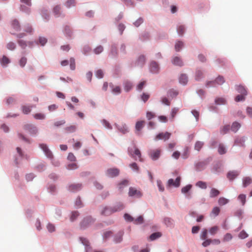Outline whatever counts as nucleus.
Here are the masks:
<instances>
[{
  "label": "nucleus",
  "mask_w": 252,
  "mask_h": 252,
  "mask_svg": "<svg viewBox=\"0 0 252 252\" xmlns=\"http://www.w3.org/2000/svg\"><path fill=\"white\" fill-rule=\"evenodd\" d=\"M124 208V205L121 203H119L114 207L105 206L102 209L100 214L102 215L108 216L117 211H121Z\"/></svg>",
  "instance_id": "nucleus-1"
},
{
  "label": "nucleus",
  "mask_w": 252,
  "mask_h": 252,
  "mask_svg": "<svg viewBox=\"0 0 252 252\" xmlns=\"http://www.w3.org/2000/svg\"><path fill=\"white\" fill-rule=\"evenodd\" d=\"M217 85L215 80L208 81L206 84V86L207 87H216Z\"/></svg>",
  "instance_id": "nucleus-54"
},
{
  "label": "nucleus",
  "mask_w": 252,
  "mask_h": 252,
  "mask_svg": "<svg viewBox=\"0 0 252 252\" xmlns=\"http://www.w3.org/2000/svg\"><path fill=\"white\" fill-rule=\"evenodd\" d=\"M228 202V199L223 197H220L218 200L219 205L221 206L226 204Z\"/></svg>",
  "instance_id": "nucleus-36"
},
{
  "label": "nucleus",
  "mask_w": 252,
  "mask_h": 252,
  "mask_svg": "<svg viewBox=\"0 0 252 252\" xmlns=\"http://www.w3.org/2000/svg\"><path fill=\"white\" fill-rule=\"evenodd\" d=\"M80 240L82 243L86 247V252H88L89 249L90 248L89 241L86 238L83 237H80Z\"/></svg>",
  "instance_id": "nucleus-21"
},
{
  "label": "nucleus",
  "mask_w": 252,
  "mask_h": 252,
  "mask_svg": "<svg viewBox=\"0 0 252 252\" xmlns=\"http://www.w3.org/2000/svg\"><path fill=\"white\" fill-rule=\"evenodd\" d=\"M188 77L186 74H181L179 78V82L183 84L186 85L188 82Z\"/></svg>",
  "instance_id": "nucleus-23"
},
{
  "label": "nucleus",
  "mask_w": 252,
  "mask_h": 252,
  "mask_svg": "<svg viewBox=\"0 0 252 252\" xmlns=\"http://www.w3.org/2000/svg\"><path fill=\"white\" fill-rule=\"evenodd\" d=\"M145 122L144 121H138L136 123L135 128H136V134L139 135H140V130L143 127L144 125Z\"/></svg>",
  "instance_id": "nucleus-11"
},
{
  "label": "nucleus",
  "mask_w": 252,
  "mask_h": 252,
  "mask_svg": "<svg viewBox=\"0 0 252 252\" xmlns=\"http://www.w3.org/2000/svg\"><path fill=\"white\" fill-rule=\"evenodd\" d=\"M177 32L180 35H182L184 33L185 29L183 26H179L177 28Z\"/></svg>",
  "instance_id": "nucleus-51"
},
{
  "label": "nucleus",
  "mask_w": 252,
  "mask_h": 252,
  "mask_svg": "<svg viewBox=\"0 0 252 252\" xmlns=\"http://www.w3.org/2000/svg\"><path fill=\"white\" fill-rule=\"evenodd\" d=\"M196 186L202 189H206L207 187L206 183L201 181L197 182Z\"/></svg>",
  "instance_id": "nucleus-37"
},
{
  "label": "nucleus",
  "mask_w": 252,
  "mask_h": 252,
  "mask_svg": "<svg viewBox=\"0 0 252 252\" xmlns=\"http://www.w3.org/2000/svg\"><path fill=\"white\" fill-rule=\"evenodd\" d=\"M191 186L190 185H187L182 189V192L186 193L188 192L191 189Z\"/></svg>",
  "instance_id": "nucleus-61"
},
{
  "label": "nucleus",
  "mask_w": 252,
  "mask_h": 252,
  "mask_svg": "<svg viewBox=\"0 0 252 252\" xmlns=\"http://www.w3.org/2000/svg\"><path fill=\"white\" fill-rule=\"evenodd\" d=\"M161 234L160 232H155L152 234L150 236V239L151 240H155L156 239L159 238L161 237Z\"/></svg>",
  "instance_id": "nucleus-39"
},
{
  "label": "nucleus",
  "mask_w": 252,
  "mask_h": 252,
  "mask_svg": "<svg viewBox=\"0 0 252 252\" xmlns=\"http://www.w3.org/2000/svg\"><path fill=\"white\" fill-rule=\"evenodd\" d=\"M128 184V181L127 180H124L118 185V187L119 189L122 190L124 187L127 186Z\"/></svg>",
  "instance_id": "nucleus-31"
},
{
  "label": "nucleus",
  "mask_w": 252,
  "mask_h": 252,
  "mask_svg": "<svg viewBox=\"0 0 252 252\" xmlns=\"http://www.w3.org/2000/svg\"><path fill=\"white\" fill-rule=\"evenodd\" d=\"M70 62V67L72 70L75 69V61L73 58H71L69 60Z\"/></svg>",
  "instance_id": "nucleus-49"
},
{
  "label": "nucleus",
  "mask_w": 252,
  "mask_h": 252,
  "mask_svg": "<svg viewBox=\"0 0 252 252\" xmlns=\"http://www.w3.org/2000/svg\"><path fill=\"white\" fill-rule=\"evenodd\" d=\"M11 26L12 28L15 32H18L21 29V26L19 22L16 19L13 20L11 21Z\"/></svg>",
  "instance_id": "nucleus-10"
},
{
  "label": "nucleus",
  "mask_w": 252,
  "mask_h": 252,
  "mask_svg": "<svg viewBox=\"0 0 252 252\" xmlns=\"http://www.w3.org/2000/svg\"><path fill=\"white\" fill-rule=\"evenodd\" d=\"M240 127H241L240 124L237 122H235L232 124V125L231 126V129L233 132H236L238 130V129L240 128Z\"/></svg>",
  "instance_id": "nucleus-24"
},
{
  "label": "nucleus",
  "mask_w": 252,
  "mask_h": 252,
  "mask_svg": "<svg viewBox=\"0 0 252 252\" xmlns=\"http://www.w3.org/2000/svg\"><path fill=\"white\" fill-rule=\"evenodd\" d=\"M232 238V236L230 233H226L223 238V241L227 242L231 240Z\"/></svg>",
  "instance_id": "nucleus-55"
},
{
  "label": "nucleus",
  "mask_w": 252,
  "mask_h": 252,
  "mask_svg": "<svg viewBox=\"0 0 252 252\" xmlns=\"http://www.w3.org/2000/svg\"><path fill=\"white\" fill-rule=\"evenodd\" d=\"M27 62V59L25 57H23L19 60V63L21 67H23L25 66Z\"/></svg>",
  "instance_id": "nucleus-46"
},
{
  "label": "nucleus",
  "mask_w": 252,
  "mask_h": 252,
  "mask_svg": "<svg viewBox=\"0 0 252 252\" xmlns=\"http://www.w3.org/2000/svg\"><path fill=\"white\" fill-rule=\"evenodd\" d=\"M128 153L130 156L136 160L138 159L139 161H142L141 152L135 145H134L133 148H128Z\"/></svg>",
  "instance_id": "nucleus-2"
},
{
  "label": "nucleus",
  "mask_w": 252,
  "mask_h": 252,
  "mask_svg": "<svg viewBox=\"0 0 252 252\" xmlns=\"http://www.w3.org/2000/svg\"><path fill=\"white\" fill-rule=\"evenodd\" d=\"M150 70L153 73H157L159 70L158 64L156 62H152L150 64Z\"/></svg>",
  "instance_id": "nucleus-14"
},
{
  "label": "nucleus",
  "mask_w": 252,
  "mask_h": 252,
  "mask_svg": "<svg viewBox=\"0 0 252 252\" xmlns=\"http://www.w3.org/2000/svg\"><path fill=\"white\" fill-rule=\"evenodd\" d=\"M125 90L128 92L132 88V84L128 81H125L124 84Z\"/></svg>",
  "instance_id": "nucleus-28"
},
{
  "label": "nucleus",
  "mask_w": 252,
  "mask_h": 252,
  "mask_svg": "<svg viewBox=\"0 0 252 252\" xmlns=\"http://www.w3.org/2000/svg\"><path fill=\"white\" fill-rule=\"evenodd\" d=\"M125 219L127 221H132L134 220V219L129 214H125L124 215Z\"/></svg>",
  "instance_id": "nucleus-64"
},
{
  "label": "nucleus",
  "mask_w": 252,
  "mask_h": 252,
  "mask_svg": "<svg viewBox=\"0 0 252 252\" xmlns=\"http://www.w3.org/2000/svg\"><path fill=\"white\" fill-rule=\"evenodd\" d=\"M134 223L136 224H141L143 222V218L142 216H139L136 219L134 220Z\"/></svg>",
  "instance_id": "nucleus-50"
},
{
  "label": "nucleus",
  "mask_w": 252,
  "mask_h": 252,
  "mask_svg": "<svg viewBox=\"0 0 252 252\" xmlns=\"http://www.w3.org/2000/svg\"><path fill=\"white\" fill-rule=\"evenodd\" d=\"M24 128L25 130L28 131L30 133V134L32 135H35L38 131L36 127L31 124H27L25 125Z\"/></svg>",
  "instance_id": "nucleus-8"
},
{
  "label": "nucleus",
  "mask_w": 252,
  "mask_h": 252,
  "mask_svg": "<svg viewBox=\"0 0 252 252\" xmlns=\"http://www.w3.org/2000/svg\"><path fill=\"white\" fill-rule=\"evenodd\" d=\"M217 104H224L225 103V100L223 98H218L215 100Z\"/></svg>",
  "instance_id": "nucleus-58"
},
{
  "label": "nucleus",
  "mask_w": 252,
  "mask_h": 252,
  "mask_svg": "<svg viewBox=\"0 0 252 252\" xmlns=\"http://www.w3.org/2000/svg\"><path fill=\"white\" fill-rule=\"evenodd\" d=\"M40 148L43 150L45 155L50 158H53V154L51 151L49 149L47 145L45 144H39Z\"/></svg>",
  "instance_id": "nucleus-6"
},
{
  "label": "nucleus",
  "mask_w": 252,
  "mask_h": 252,
  "mask_svg": "<svg viewBox=\"0 0 252 252\" xmlns=\"http://www.w3.org/2000/svg\"><path fill=\"white\" fill-rule=\"evenodd\" d=\"M217 85H220L222 84L224 82V79L222 76H219L215 80Z\"/></svg>",
  "instance_id": "nucleus-40"
},
{
  "label": "nucleus",
  "mask_w": 252,
  "mask_h": 252,
  "mask_svg": "<svg viewBox=\"0 0 252 252\" xmlns=\"http://www.w3.org/2000/svg\"><path fill=\"white\" fill-rule=\"evenodd\" d=\"M204 240V241L202 243V245L204 247L208 246L212 243V239H206V240Z\"/></svg>",
  "instance_id": "nucleus-60"
},
{
  "label": "nucleus",
  "mask_w": 252,
  "mask_h": 252,
  "mask_svg": "<svg viewBox=\"0 0 252 252\" xmlns=\"http://www.w3.org/2000/svg\"><path fill=\"white\" fill-rule=\"evenodd\" d=\"M120 171L117 168H109L106 171V175L111 178H113L118 176L119 174Z\"/></svg>",
  "instance_id": "nucleus-7"
},
{
  "label": "nucleus",
  "mask_w": 252,
  "mask_h": 252,
  "mask_svg": "<svg viewBox=\"0 0 252 252\" xmlns=\"http://www.w3.org/2000/svg\"><path fill=\"white\" fill-rule=\"evenodd\" d=\"M145 62V57L143 55H141L139 57L137 63L138 65L142 66Z\"/></svg>",
  "instance_id": "nucleus-30"
},
{
  "label": "nucleus",
  "mask_w": 252,
  "mask_h": 252,
  "mask_svg": "<svg viewBox=\"0 0 252 252\" xmlns=\"http://www.w3.org/2000/svg\"><path fill=\"white\" fill-rule=\"evenodd\" d=\"M33 117L36 120H43L45 118V115L42 113H36L33 115Z\"/></svg>",
  "instance_id": "nucleus-45"
},
{
  "label": "nucleus",
  "mask_w": 252,
  "mask_h": 252,
  "mask_svg": "<svg viewBox=\"0 0 252 252\" xmlns=\"http://www.w3.org/2000/svg\"><path fill=\"white\" fill-rule=\"evenodd\" d=\"M229 129L230 126L225 125L221 128L220 132L222 134H225L229 130Z\"/></svg>",
  "instance_id": "nucleus-41"
},
{
  "label": "nucleus",
  "mask_w": 252,
  "mask_h": 252,
  "mask_svg": "<svg viewBox=\"0 0 252 252\" xmlns=\"http://www.w3.org/2000/svg\"><path fill=\"white\" fill-rule=\"evenodd\" d=\"M161 152V150L159 149L152 150L149 153V156L153 160H156L159 158Z\"/></svg>",
  "instance_id": "nucleus-3"
},
{
  "label": "nucleus",
  "mask_w": 252,
  "mask_h": 252,
  "mask_svg": "<svg viewBox=\"0 0 252 252\" xmlns=\"http://www.w3.org/2000/svg\"><path fill=\"white\" fill-rule=\"evenodd\" d=\"M123 235V232H120L118 233L114 238V241L116 243H119L122 240V237Z\"/></svg>",
  "instance_id": "nucleus-34"
},
{
  "label": "nucleus",
  "mask_w": 252,
  "mask_h": 252,
  "mask_svg": "<svg viewBox=\"0 0 252 252\" xmlns=\"http://www.w3.org/2000/svg\"><path fill=\"white\" fill-rule=\"evenodd\" d=\"M32 107H35V106H23L22 107L23 113L25 114L29 113L31 111Z\"/></svg>",
  "instance_id": "nucleus-27"
},
{
  "label": "nucleus",
  "mask_w": 252,
  "mask_h": 252,
  "mask_svg": "<svg viewBox=\"0 0 252 252\" xmlns=\"http://www.w3.org/2000/svg\"><path fill=\"white\" fill-rule=\"evenodd\" d=\"M245 96L246 95H243L241 94L237 95L235 98V100L236 102L243 101L245 99Z\"/></svg>",
  "instance_id": "nucleus-52"
},
{
  "label": "nucleus",
  "mask_w": 252,
  "mask_h": 252,
  "mask_svg": "<svg viewBox=\"0 0 252 252\" xmlns=\"http://www.w3.org/2000/svg\"><path fill=\"white\" fill-rule=\"evenodd\" d=\"M219 230V227L218 226H214L210 228L209 231L210 233L212 235H215Z\"/></svg>",
  "instance_id": "nucleus-35"
},
{
  "label": "nucleus",
  "mask_w": 252,
  "mask_h": 252,
  "mask_svg": "<svg viewBox=\"0 0 252 252\" xmlns=\"http://www.w3.org/2000/svg\"><path fill=\"white\" fill-rule=\"evenodd\" d=\"M208 230L206 228L203 229L201 234L200 238L202 240H206L207 238Z\"/></svg>",
  "instance_id": "nucleus-38"
},
{
  "label": "nucleus",
  "mask_w": 252,
  "mask_h": 252,
  "mask_svg": "<svg viewBox=\"0 0 252 252\" xmlns=\"http://www.w3.org/2000/svg\"><path fill=\"white\" fill-rule=\"evenodd\" d=\"M220 212V209L218 207H215L213 208L212 210L211 215H213L214 217L218 216Z\"/></svg>",
  "instance_id": "nucleus-43"
},
{
  "label": "nucleus",
  "mask_w": 252,
  "mask_h": 252,
  "mask_svg": "<svg viewBox=\"0 0 252 252\" xmlns=\"http://www.w3.org/2000/svg\"><path fill=\"white\" fill-rule=\"evenodd\" d=\"M171 133L168 132H161L156 135L155 138V140L158 141L159 140H163L166 141L170 137Z\"/></svg>",
  "instance_id": "nucleus-4"
},
{
  "label": "nucleus",
  "mask_w": 252,
  "mask_h": 252,
  "mask_svg": "<svg viewBox=\"0 0 252 252\" xmlns=\"http://www.w3.org/2000/svg\"><path fill=\"white\" fill-rule=\"evenodd\" d=\"M94 220L91 217H87L84 219V220L81 222V227L82 228H85L88 225H89V224L91 223Z\"/></svg>",
  "instance_id": "nucleus-12"
},
{
  "label": "nucleus",
  "mask_w": 252,
  "mask_h": 252,
  "mask_svg": "<svg viewBox=\"0 0 252 252\" xmlns=\"http://www.w3.org/2000/svg\"><path fill=\"white\" fill-rule=\"evenodd\" d=\"M206 164L204 162H200L196 164V168L198 170H201L204 169L205 167Z\"/></svg>",
  "instance_id": "nucleus-47"
},
{
  "label": "nucleus",
  "mask_w": 252,
  "mask_h": 252,
  "mask_svg": "<svg viewBox=\"0 0 252 252\" xmlns=\"http://www.w3.org/2000/svg\"><path fill=\"white\" fill-rule=\"evenodd\" d=\"M220 191L215 188H212L210 192V197L211 198L215 197L220 194Z\"/></svg>",
  "instance_id": "nucleus-20"
},
{
  "label": "nucleus",
  "mask_w": 252,
  "mask_h": 252,
  "mask_svg": "<svg viewBox=\"0 0 252 252\" xmlns=\"http://www.w3.org/2000/svg\"><path fill=\"white\" fill-rule=\"evenodd\" d=\"M239 175V172L236 171H230L227 173V177L230 180H232Z\"/></svg>",
  "instance_id": "nucleus-19"
},
{
  "label": "nucleus",
  "mask_w": 252,
  "mask_h": 252,
  "mask_svg": "<svg viewBox=\"0 0 252 252\" xmlns=\"http://www.w3.org/2000/svg\"><path fill=\"white\" fill-rule=\"evenodd\" d=\"M79 216V213L77 211H74L72 212L71 216L70 217V220L71 221H74L76 218Z\"/></svg>",
  "instance_id": "nucleus-62"
},
{
  "label": "nucleus",
  "mask_w": 252,
  "mask_h": 252,
  "mask_svg": "<svg viewBox=\"0 0 252 252\" xmlns=\"http://www.w3.org/2000/svg\"><path fill=\"white\" fill-rule=\"evenodd\" d=\"M172 63L174 65H179L180 66H182L183 64L182 61L180 58L177 57H175L173 58L172 60Z\"/></svg>",
  "instance_id": "nucleus-25"
},
{
  "label": "nucleus",
  "mask_w": 252,
  "mask_h": 252,
  "mask_svg": "<svg viewBox=\"0 0 252 252\" xmlns=\"http://www.w3.org/2000/svg\"><path fill=\"white\" fill-rule=\"evenodd\" d=\"M180 177H178L175 181H174L173 179H170L168 181V185L169 186H174L175 187H178L180 185Z\"/></svg>",
  "instance_id": "nucleus-9"
},
{
  "label": "nucleus",
  "mask_w": 252,
  "mask_h": 252,
  "mask_svg": "<svg viewBox=\"0 0 252 252\" xmlns=\"http://www.w3.org/2000/svg\"><path fill=\"white\" fill-rule=\"evenodd\" d=\"M218 152L220 155H223L226 153V149L224 145L222 144H220L218 147Z\"/></svg>",
  "instance_id": "nucleus-26"
},
{
  "label": "nucleus",
  "mask_w": 252,
  "mask_h": 252,
  "mask_svg": "<svg viewBox=\"0 0 252 252\" xmlns=\"http://www.w3.org/2000/svg\"><path fill=\"white\" fill-rule=\"evenodd\" d=\"M0 63L2 65H6L9 63V60L6 56H3L0 61Z\"/></svg>",
  "instance_id": "nucleus-48"
},
{
  "label": "nucleus",
  "mask_w": 252,
  "mask_h": 252,
  "mask_svg": "<svg viewBox=\"0 0 252 252\" xmlns=\"http://www.w3.org/2000/svg\"><path fill=\"white\" fill-rule=\"evenodd\" d=\"M238 200L241 202L242 205L244 206L245 204L246 201V195L244 194H240L238 196Z\"/></svg>",
  "instance_id": "nucleus-32"
},
{
  "label": "nucleus",
  "mask_w": 252,
  "mask_h": 252,
  "mask_svg": "<svg viewBox=\"0 0 252 252\" xmlns=\"http://www.w3.org/2000/svg\"><path fill=\"white\" fill-rule=\"evenodd\" d=\"M183 46L184 43L183 42L180 41H178L177 42H176L175 46L176 51L177 52L181 50V49L183 47Z\"/></svg>",
  "instance_id": "nucleus-42"
},
{
  "label": "nucleus",
  "mask_w": 252,
  "mask_h": 252,
  "mask_svg": "<svg viewBox=\"0 0 252 252\" xmlns=\"http://www.w3.org/2000/svg\"><path fill=\"white\" fill-rule=\"evenodd\" d=\"M47 228L50 232H53L55 231V226L54 224L49 223L47 225Z\"/></svg>",
  "instance_id": "nucleus-53"
},
{
  "label": "nucleus",
  "mask_w": 252,
  "mask_h": 252,
  "mask_svg": "<svg viewBox=\"0 0 252 252\" xmlns=\"http://www.w3.org/2000/svg\"><path fill=\"white\" fill-rule=\"evenodd\" d=\"M117 127L118 130L123 133V134H125L128 132V128L126 124H122L120 125H117Z\"/></svg>",
  "instance_id": "nucleus-16"
},
{
  "label": "nucleus",
  "mask_w": 252,
  "mask_h": 252,
  "mask_svg": "<svg viewBox=\"0 0 252 252\" xmlns=\"http://www.w3.org/2000/svg\"><path fill=\"white\" fill-rule=\"evenodd\" d=\"M103 71L101 69H98L95 72V76L98 78H103Z\"/></svg>",
  "instance_id": "nucleus-57"
},
{
  "label": "nucleus",
  "mask_w": 252,
  "mask_h": 252,
  "mask_svg": "<svg viewBox=\"0 0 252 252\" xmlns=\"http://www.w3.org/2000/svg\"><path fill=\"white\" fill-rule=\"evenodd\" d=\"M103 47L101 45H99V46L96 47L94 49V52L95 54H99L100 53H101L103 51Z\"/></svg>",
  "instance_id": "nucleus-56"
},
{
  "label": "nucleus",
  "mask_w": 252,
  "mask_h": 252,
  "mask_svg": "<svg viewBox=\"0 0 252 252\" xmlns=\"http://www.w3.org/2000/svg\"><path fill=\"white\" fill-rule=\"evenodd\" d=\"M15 47H16V45H15V43L12 42H9L7 44V48L9 50H13L15 48Z\"/></svg>",
  "instance_id": "nucleus-63"
},
{
  "label": "nucleus",
  "mask_w": 252,
  "mask_h": 252,
  "mask_svg": "<svg viewBox=\"0 0 252 252\" xmlns=\"http://www.w3.org/2000/svg\"><path fill=\"white\" fill-rule=\"evenodd\" d=\"M236 89L239 93H240L241 94L247 95V91L245 88V87L242 85H238L236 86Z\"/></svg>",
  "instance_id": "nucleus-17"
},
{
  "label": "nucleus",
  "mask_w": 252,
  "mask_h": 252,
  "mask_svg": "<svg viewBox=\"0 0 252 252\" xmlns=\"http://www.w3.org/2000/svg\"><path fill=\"white\" fill-rule=\"evenodd\" d=\"M203 76V73L201 70H197L195 73V79L196 80H199Z\"/></svg>",
  "instance_id": "nucleus-59"
},
{
  "label": "nucleus",
  "mask_w": 252,
  "mask_h": 252,
  "mask_svg": "<svg viewBox=\"0 0 252 252\" xmlns=\"http://www.w3.org/2000/svg\"><path fill=\"white\" fill-rule=\"evenodd\" d=\"M110 87L111 88L112 92L114 94H118L121 93V89L118 86H114L112 83L110 84Z\"/></svg>",
  "instance_id": "nucleus-15"
},
{
  "label": "nucleus",
  "mask_w": 252,
  "mask_h": 252,
  "mask_svg": "<svg viewBox=\"0 0 252 252\" xmlns=\"http://www.w3.org/2000/svg\"><path fill=\"white\" fill-rule=\"evenodd\" d=\"M82 185L80 184H71L68 187V190L71 192L77 191L81 189Z\"/></svg>",
  "instance_id": "nucleus-13"
},
{
  "label": "nucleus",
  "mask_w": 252,
  "mask_h": 252,
  "mask_svg": "<svg viewBox=\"0 0 252 252\" xmlns=\"http://www.w3.org/2000/svg\"><path fill=\"white\" fill-rule=\"evenodd\" d=\"M204 143L202 141H198L196 142L194 145V149L197 151H199L203 146Z\"/></svg>",
  "instance_id": "nucleus-29"
},
{
  "label": "nucleus",
  "mask_w": 252,
  "mask_h": 252,
  "mask_svg": "<svg viewBox=\"0 0 252 252\" xmlns=\"http://www.w3.org/2000/svg\"><path fill=\"white\" fill-rule=\"evenodd\" d=\"M245 140L246 137H238L235 140V144L240 146H244Z\"/></svg>",
  "instance_id": "nucleus-18"
},
{
  "label": "nucleus",
  "mask_w": 252,
  "mask_h": 252,
  "mask_svg": "<svg viewBox=\"0 0 252 252\" xmlns=\"http://www.w3.org/2000/svg\"><path fill=\"white\" fill-rule=\"evenodd\" d=\"M167 94L169 97L173 98L178 94V92L173 89H171L168 91Z\"/></svg>",
  "instance_id": "nucleus-33"
},
{
  "label": "nucleus",
  "mask_w": 252,
  "mask_h": 252,
  "mask_svg": "<svg viewBox=\"0 0 252 252\" xmlns=\"http://www.w3.org/2000/svg\"><path fill=\"white\" fill-rule=\"evenodd\" d=\"M252 183V179L249 177H246L243 180V186L246 187Z\"/></svg>",
  "instance_id": "nucleus-22"
},
{
  "label": "nucleus",
  "mask_w": 252,
  "mask_h": 252,
  "mask_svg": "<svg viewBox=\"0 0 252 252\" xmlns=\"http://www.w3.org/2000/svg\"><path fill=\"white\" fill-rule=\"evenodd\" d=\"M128 195L131 197L134 196L139 198L142 196V193L135 188L130 187L129 189Z\"/></svg>",
  "instance_id": "nucleus-5"
},
{
  "label": "nucleus",
  "mask_w": 252,
  "mask_h": 252,
  "mask_svg": "<svg viewBox=\"0 0 252 252\" xmlns=\"http://www.w3.org/2000/svg\"><path fill=\"white\" fill-rule=\"evenodd\" d=\"M60 11L61 6L60 5H56L53 8V12L54 14L57 16H59L60 15Z\"/></svg>",
  "instance_id": "nucleus-44"
}]
</instances>
